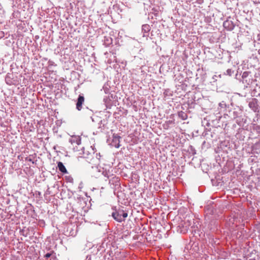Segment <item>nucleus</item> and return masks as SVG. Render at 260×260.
I'll use <instances>...</instances> for the list:
<instances>
[{
    "label": "nucleus",
    "instance_id": "f257e3e1",
    "mask_svg": "<svg viewBox=\"0 0 260 260\" xmlns=\"http://www.w3.org/2000/svg\"><path fill=\"white\" fill-rule=\"evenodd\" d=\"M112 215L114 219L117 221L121 222L125 220V219L127 217L128 214L123 210H118L113 212Z\"/></svg>",
    "mask_w": 260,
    "mask_h": 260
},
{
    "label": "nucleus",
    "instance_id": "20e7f679",
    "mask_svg": "<svg viewBox=\"0 0 260 260\" xmlns=\"http://www.w3.org/2000/svg\"><path fill=\"white\" fill-rule=\"evenodd\" d=\"M121 137L115 134L113 135L112 145L116 148H118L120 146V140Z\"/></svg>",
    "mask_w": 260,
    "mask_h": 260
},
{
    "label": "nucleus",
    "instance_id": "0eeeda50",
    "mask_svg": "<svg viewBox=\"0 0 260 260\" xmlns=\"http://www.w3.org/2000/svg\"><path fill=\"white\" fill-rule=\"evenodd\" d=\"M178 115L182 120H185L187 118V114L183 111L179 112Z\"/></svg>",
    "mask_w": 260,
    "mask_h": 260
},
{
    "label": "nucleus",
    "instance_id": "6e6552de",
    "mask_svg": "<svg viewBox=\"0 0 260 260\" xmlns=\"http://www.w3.org/2000/svg\"><path fill=\"white\" fill-rule=\"evenodd\" d=\"M51 254L50 253H47L45 255V257L48 258L51 256Z\"/></svg>",
    "mask_w": 260,
    "mask_h": 260
},
{
    "label": "nucleus",
    "instance_id": "39448f33",
    "mask_svg": "<svg viewBox=\"0 0 260 260\" xmlns=\"http://www.w3.org/2000/svg\"><path fill=\"white\" fill-rule=\"evenodd\" d=\"M84 102V98L83 96L80 95L78 98L77 102L76 104V108L79 110L82 109V106Z\"/></svg>",
    "mask_w": 260,
    "mask_h": 260
},
{
    "label": "nucleus",
    "instance_id": "7ed1b4c3",
    "mask_svg": "<svg viewBox=\"0 0 260 260\" xmlns=\"http://www.w3.org/2000/svg\"><path fill=\"white\" fill-rule=\"evenodd\" d=\"M223 26L224 28L229 31L232 30L235 27L234 23L231 20H227L223 22Z\"/></svg>",
    "mask_w": 260,
    "mask_h": 260
},
{
    "label": "nucleus",
    "instance_id": "f03ea898",
    "mask_svg": "<svg viewBox=\"0 0 260 260\" xmlns=\"http://www.w3.org/2000/svg\"><path fill=\"white\" fill-rule=\"evenodd\" d=\"M95 151L91 146H86L83 148V154L84 157H87L88 156L93 154Z\"/></svg>",
    "mask_w": 260,
    "mask_h": 260
},
{
    "label": "nucleus",
    "instance_id": "423d86ee",
    "mask_svg": "<svg viewBox=\"0 0 260 260\" xmlns=\"http://www.w3.org/2000/svg\"><path fill=\"white\" fill-rule=\"evenodd\" d=\"M57 167L58 168V169L59 170L63 173H67V170L66 168V167H64V166L63 165V164H62V162H60V161H59L58 163H57Z\"/></svg>",
    "mask_w": 260,
    "mask_h": 260
}]
</instances>
